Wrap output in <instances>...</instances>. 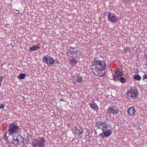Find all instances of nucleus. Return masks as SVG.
Returning a JSON list of instances; mask_svg holds the SVG:
<instances>
[{"instance_id": "nucleus-1", "label": "nucleus", "mask_w": 147, "mask_h": 147, "mask_svg": "<svg viewBox=\"0 0 147 147\" xmlns=\"http://www.w3.org/2000/svg\"><path fill=\"white\" fill-rule=\"evenodd\" d=\"M139 93L137 87L136 86L130 87L126 93V97L128 99H136L138 97Z\"/></svg>"}, {"instance_id": "nucleus-2", "label": "nucleus", "mask_w": 147, "mask_h": 147, "mask_svg": "<svg viewBox=\"0 0 147 147\" xmlns=\"http://www.w3.org/2000/svg\"><path fill=\"white\" fill-rule=\"evenodd\" d=\"M20 127L16 123H12L9 125L7 131L9 136H11L16 135L19 132Z\"/></svg>"}, {"instance_id": "nucleus-3", "label": "nucleus", "mask_w": 147, "mask_h": 147, "mask_svg": "<svg viewBox=\"0 0 147 147\" xmlns=\"http://www.w3.org/2000/svg\"><path fill=\"white\" fill-rule=\"evenodd\" d=\"M45 142L44 138L41 137L36 139H34L32 145L33 147H44Z\"/></svg>"}, {"instance_id": "nucleus-4", "label": "nucleus", "mask_w": 147, "mask_h": 147, "mask_svg": "<svg viewBox=\"0 0 147 147\" xmlns=\"http://www.w3.org/2000/svg\"><path fill=\"white\" fill-rule=\"evenodd\" d=\"M106 66L105 61L98 60V64L96 65V67H95L94 69H92V72L94 74L95 72L102 71L106 69Z\"/></svg>"}, {"instance_id": "nucleus-5", "label": "nucleus", "mask_w": 147, "mask_h": 147, "mask_svg": "<svg viewBox=\"0 0 147 147\" xmlns=\"http://www.w3.org/2000/svg\"><path fill=\"white\" fill-rule=\"evenodd\" d=\"M43 62L46 64L48 66H54L55 60L50 55H46L42 58Z\"/></svg>"}, {"instance_id": "nucleus-6", "label": "nucleus", "mask_w": 147, "mask_h": 147, "mask_svg": "<svg viewBox=\"0 0 147 147\" xmlns=\"http://www.w3.org/2000/svg\"><path fill=\"white\" fill-rule=\"evenodd\" d=\"M13 137L12 143L17 146L20 142L24 143V139L21 135H17L12 136Z\"/></svg>"}, {"instance_id": "nucleus-7", "label": "nucleus", "mask_w": 147, "mask_h": 147, "mask_svg": "<svg viewBox=\"0 0 147 147\" xmlns=\"http://www.w3.org/2000/svg\"><path fill=\"white\" fill-rule=\"evenodd\" d=\"M96 127L98 129L103 130H107L108 129V125L106 122L105 121H99L96 123Z\"/></svg>"}, {"instance_id": "nucleus-8", "label": "nucleus", "mask_w": 147, "mask_h": 147, "mask_svg": "<svg viewBox=\"0 0 147 147\" xmlns=\"http://www.w3.org/2000/svg\"><path fill=\"white\" fill-rule=\"evenodd\" d=\"M107 20L109 22L115 23L118 21V18L114 13L109 12L107 15Z\"/></svg>"}, {"instance_id": "nucleus-9", "label": "nucleus", "mask_w": 147, "mask_h": 147, "mask_svg": "<svg viewBox=\"0 0 147 147\" xmlns=\"http://www.w3.org/2000/svg\"><path fill=\"white\" fill-rule=\"evenodd\" d=\"M118 109L117 106H113L109 107L107 109V111L108 113L110 115L112 114L115 115L117 114L118 113Z\"/></svg>"}, {"instance_id": "nucleus-10", "label": "nucleus", "mask_w": 147, "mask_h": 147, "mask_svg": "<svg viewBox=\"0 0 147 147\" xmlns=\"http://www.w3.org/2000/svg\"><path fill=\"white\" fill-rule=\"evenodd\" d=\"M77 51L75 49V48L73 47H70L68 51V55L70 57H72L74 55V54H75Z\"/></svg>"}, {"instance_id": "nucleus-11", "label": "nucleus", "mask_w": 147, "mask_h": 147, "mask_svg": "<svg viewBox=\"0 0 147 147\" xmlns=\"http://www.w3.org/2000/svg\"><path fill=\"white\" fill-rule=\"evenodd\" d=\"M89 105L92 109L96 111H97L99 109L98 105L93 101L89 103Z\"/></svg>"}, {"instance_id": "nucleus-12", "label": "nucleus", "mask_w": 147, "mask_h": 147, "mask_svg": "<svg viewBox=\"0 0 147 147\" xmlns=\"http://www.w3.org/2000/svg\"><path fill=\"white\" fill-rule=\"evenodd\" d=\"M102 131V134H103L104 135V137H108L110 136L112 133V131L110 129H108L106 130H103Z\"/></svg>"}, {"instance_id": "nucleus-13", "label": "nucleus", "mask_w": 147, "mask_h": 147, "mask_svg": "<svg viewBox=\"0 0 147 147\" xmlns=\"http://www.w3.org/2000/svg\"><path fill=\"white\" fill-rule=\"evenodd\" d=\"M135 111L136 110L134 108L131 107L129 109L127 112L129 115L132 116L134 115Z\"/></svg>"}, {"instance_id": "nucleus-14", "label": "nucleus", "mask_w": 147, "mask_h": 147, "mask_svg": "<svg viewBox=\"0 0 147 147\" xmlns=\"http://www.w3.org/2000/svg\"><path fill=\"white\" fill-rule=\"evenodd\" d=\"M40 49V47L38 46H33L29 48V51L30 52H31L34 51L38 49Z\"/></svg>"}, {"instance_id": "nucleus-15", "label": "nucleus", "mask_w": 147, "mask_h": 147, "mask_svg": "<svg viewBox=\"0 0 147 147\" xmlns=\"http://www.w3.org/2000/svg\"><path fill=\"white\" fill-rule=\"evenodd\" d=\"M98 72L99 71L96 72V73H95H95L94 74L96 76H98L100 77H103L105 75V72L102 73L101 71H100V72Z\"/></svg>"}, {"instance_id": "nucleus-16", "label": "nucleus", "mask_w": 147, "mask_h": 147, "mask_svg": "<svg viewBox=\"0 0 147 147\" xmlns=\"http://www.w3.org/2000/svg\"><path fill=\"white\" fill-rule=\"evenodd\" d=\"M78 77V79L76 81V83H80V84H81V83L83 81L82 78L81 76L79 75H78V77Z\"/></svg>"}, {"instance_id": "nucleus-17", "label": "nucleus", "mask_w": 147, "mask_h": 147, "mask_svg": "<svg viewBox=\"0 0 147 147\" xmlns=\"http://www.w3.org/2000/svg\"><path fill=\"white\" fill-rule=\"evenodd\" d=\"M133 78L135 80H137L138 81L140 80L141 79V77L138 74L134 76Z\"/></svg>"}, {"instance_id": "nucleus-18", "label": "nucleus", "mask_w": 147, "mask_h": 147, "mask_svg": "<svg viewBox=\"0 0 147 147\" xmlns=\"http://www.w3.org/2000/svg\"><path fill=\"white\" fill-rule=\"evenodd\" d=\"M70 60L71 61V64L72 65H75L77 63V61L75 59H70Z\"/></svg>"}, {"instance_id": "nucleus-19", "label": "nucleus", "mask_w": 147, "mask_h": 147, "mask_svg": "<svg viewBox=\"0 0 147 147\" xmlns=\"http://www.w3.org/2000/svg\"><path fill=\"white\" fill-rule=\"evenodd\" d=\"M7 132H6L5 133V134L3 136V138L5 140V142L7 143H8V136L7 137Z\"/></svg>"}, {"instance_id": "nucleus-20", "label": "nucleus", "mask_w": 147, "mask_h": 147, "mask_svg": "<svg viewBox=\"0 0 147 147\" xmlns=\"http://www.w3.org/2000/svg\"><path fill=\"white\" fill-rule=\"evenodd\" d=\"M26 75L24 74H20L18 77V78L20 80L23 79L25 78Z\"/></svg>"}, {"instance_id": "nucleus-21", "label": "nucleus", "mask_w": 147, "mask_h": 147, "mask_svg": "<svg viewBox=\"0 0 147 147\" xmlns=\"http://www.w3.org/2000/svg\"><path fill=\"white\" fill-rule=\"evenodd\" d=\"M119 80L122 83H124L126 82V79L124 77L120 78Z\"/></svg>"}, {"instance_id": "nucleus-22", "label": "nucleus", "mask_w": 147, "mask_h": 147, "mask_svg": "<svg viewBox=\"0 0 147 147\" xmlns=\"http://www.w3.org/2000/svg\"><path fill=\"white\" fill-rule=\"evenodd\" d=\"M98 62V60H95V61H94L93 62L92 64V66H94L95 65V67H96V65H97Z\"/></svg>"}, {"instance_id": "nucleus-23", "label": "nucleus", "mask_w": 147, "mask_h": 147, "mask_svg": "<svg viewBox=\"0 0 147 147\" xmlns=\"http://www.w3.org/2000/svg\"><path fill=\"white\" fill-rule=\"evenodd\" d=\"M117 71H116L114 74L113 75V77L115 79V80L116 81H118L119 80V79H118V77H117Z\"/></svg>"}, {"instance_id": "nucleus-24", "label": "nucleus", "mask_w": 147, "mask_h": 147, "mask_svg": "<svg viewBox=\"0 0 147 147\" xmlns=\"http://www.w3.org/2000/svg\"><path fill=\"white\" fill-rule=\"evenodd\" d=\"M78 75H76L75 76H74L73 77V80L74 82V84H76V80H77V79H78V77H78Z\"/></svg>"}, {"instance_id": "nucleus-25", "label": "nucleus", "mask_w": 147, "mask_h": 147, "mask_svg": "<svg viewBox=\"0 0 147 147\" xmlns=\"http://www.w3.org/2000/svg\"><path fill=\"white\" fill-rule=\"evenodd\" d=\"M116 71L117 72V73H118V74H119V76L121 77L123 76V74L121 71H119V70L117 71Z\"/></svg>"}, {"instance_id": "nucleus-26", "label": "nucleus", "mask_w": 147, "mask_h": 147, "mask_svg": "<svg viewBox=\"0 0 147 147\" xmlns=\"http://www.w3.org/2000/svg\"><path fill=\"white\" fill-rule=\"evenodd\" d=\"M80 129L81 130V128L78 129V127H76L75 129V131H76V132L77 134L79 133V132H80Z\"/></svg>"}, {"instance_id": "nucleus-27", "label": "nucleus", "mask_w": 147, "mask_h": 147, "mask_svg": "<svg viewBox=\"0 0 147 147\" xmlns=\"http://www.w3.org/2000/svg\"><path fill=\"white\" fill-rule=\"evenodd\" d=\"M124 49L126 52H130L131 51L129 47H125Z\"/></svg>"}, {"instance_id": "nucleus-28", "label": "nucleus", "mask_w": 147, "mask_h": 147, "mask_svg": "<svg viewBox=\"0 0 147 147\" xmlns=\"http://www.w3.org/2000/svg\"><path fill=\"white\" fill-rule=\"evenodd\" d=\"M4 104H0V108L1 109H3L4 108Z\"/></svg>"}, {"instance_id": "nucleus-29", "label": "nucleus", "mask_w": 147, "mask_h": 147, "mask_svg": "<svg viewBox=\"0 0 147 147\" xmlns=\"http://www.w3.org/2000/svg\"><path fill=\"white\" fill-rule=\"evenodd\" d=\"M144 75L143 76V80L147 79V76L146 75L145 73Z\"/></svg>"}, {"instance_id": "nucleus-30", "label": "nucleus", "mask_w": 147, "mask_h": 147, "mask_svg": "<svg viewBox=\"0 0 147 147\" xmlns=\"http://www.w3.org/2000/svg\"><path fill=\"white\" fill-rule=\"evenodd\" d=\"M130 0H124V2H125V3L129 4V2Z\"/></svg>"}, {"instance_id": "nucleus-31", "label": "nucleus", "mask_w": 147, "mask_h": 147, "mask_svg": "<svg viewBox=\"0 0 147 147\" xmlns=\"http://www.w3.org/2000/svg\"><path fill=\"white\" fill-rule=\"evenodd\" d=\"M2 80H2V77L0 76V87H1V82L2 81Z\"/></svg>"}, {"instance_id": "nucleus-32", "label": "nucleus", "mask_w": 147, "mask_h": 147, "mask_svg": "<svg viewBox=\"0 0 147 147\" xmlns=\"http://www.w3.org/2000/svg\"><path fill=\"white\" fill-rule=\"evenodd\" d=\"M59 101H65V100L63 98H59Z\"/></svg>"}, {"instance_id": "nucleus-33", "label": "nucleus", "mask_w": 147, "mask_h": 147, "mask_svg": "<svg viewBox=\"0 0 147 147\" xmlns=\"http://www.w3.org/2000/svg\"><path fill=\"white\" fill-rule=\"evenodd\" d=\"M117 77H118V79L119 80L120 78H121V77L120 76H119V74H118V73H117Z\"/></svg>"}, {"instance_id": "nucleus-34", "label": "nucleus", "mask_w": 147, "mask_h": 147, "mask_svg": "<svg viewBox=\"0 0 147 147\" xmlns=\"http://www.w3.org/2000/svg\"><path fill=\"white\" fill-rule=\"evenodd\" d=\"M55 62L57 64H58V65L59 64V61H55Z\"/></svg>"}, {"instance_id": "nucleus-35", "label": "nucleus", "mask_w": 147, "mask_h": 147, "mask_svg": "<svg viewBox=\"0 0 147 147\" xmlns=\"http://www.w3.org/2000/svg\"><path fill=\"white\" fill-rule=\"evenodd\" d=\"M145 56L146 57V58L147 60V54L146 55H145Z\"/></svg>"}, {"instance_id": "nucleus-36", "label": "nucleus", "mask_w": 147, "mask_h": 147, "mask_svg": "<svg viewBox=\"0 0 147 147\" xmlns=\"http://www.w3.org/2000/svg\"><path fill=\"white\" fill-rule=\"evenodd\" d=\"M82 134V132H81V133H80V134H81V135Z\"/></svg>"}, {"instance_id": "nucleus-37", "label": "nucleus", "mask_w": 147, "mask_h": 147, "mask_svg": "<svg viewBox=\"0 0 147 147\" xmlns=\"http://www.w3.org/2000/svg\"><path fill=\"white\" fill-rule=\"evenodd\" d=\"M1 92H0V96H1Z\"/></svg>"}, {"instance_id": "nucleus-38", "label": "nucleus", "mask_w": 147, "mask_h": 147, "mask_svg": "<svg viewBox=\"0 0 147 147\" xmlns=\"http://www.w3.org/2000/svg\"><path fill=\"white\" fill-rule=\"evenodd\" d=\"M146 65H147V62H146Z\"/></svg>"}, {"instance_id": "nucleus-39", "label": "nucleus", "mask_w": 147, "mask_h": 147, "mask_svg": "<svg viewBox=\"0 0 147 147\" xmlns=\"http://www.w3.org/2000/svg\"><path fill=\"white\" fill-rule=\"evenodd\" d=\"M95 133L96 134V131H95Z\"/></svg>"}, {"instance_id": "nucleus-40", "label": "nucleus", "mask_w": 147, "mask_h": 147, "mask_svg": "<svg viewBox=\"0 0 147 147\" xmlns=\"http://www.w3.org/2000/svg\"><path fill=\"white\" fill-rule=\"evenodd\" d=\"M9 147H11V146H9Z\"/></svg>"}]
</instances>
